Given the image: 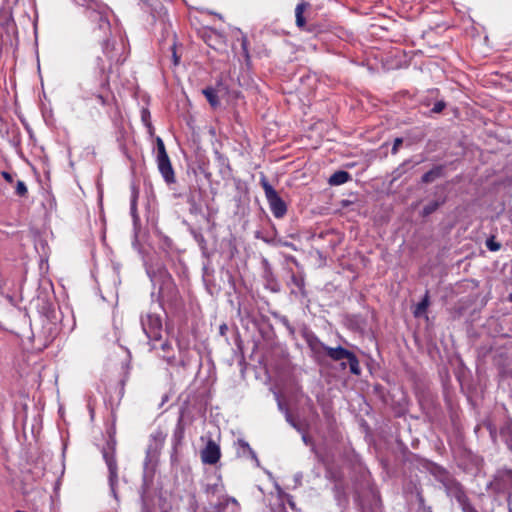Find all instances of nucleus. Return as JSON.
<instances>
[{"mask_svg": "<svg viewBox=\"0 0 512 512\" xmlns=\"http://www.w3.org/2000/svg\"><path fill=\"white\" fill-rule=\"evenodd\" d=\"M76 4L83 6L88 11L91 22L97 24L99 38H103L102 50L107 61L110 63H122L126 57L123 55V45L111 44L107 39L110 33L109 14L110 9L99 0H73Z\"/></svg>", "mask_w": 512, "mask_h": 512, "instance_id": "1", "label": "nucleus"}, {"mask_svg": "<svg viewBox=\"0 0 512 512\" xmlns=\"http://www.w3.org/2000/svg\"><path fill=\"white\" fill-rule=\"evenodd\" d=\"M96 65L97 71L94 75L85 77L80 83V88L83 92L84 100L95 98L98 104L105 106L107 104V96L105 92L109 87L107 66L104 60L100 57L97 58Z\"/></svg>", "mask_w": 512, "mask_h": 512, "instance_id": "2", "label": "nucleus"}, {"mask_svg": "<svg viewBox=\"0 0 512 512\" xmlns=\"http://www.w3.org/2000/svg\"><path fill=\"white\" fill-rule=\"evenodd\" d=\"M321 348L325 351L326 355L333 361H341L346 359L348 361L350 372L354 375H360L361 368L356 355L341 347H330L324 343H320Z\"/></svg>", "mask_w": 512, "mask_h": 512, "instance_id": "3", "label": "nucleus"}, {"mask_svg": "<svg viewBox=\"0 0 512 512\" xmlns=\"http://www.w3.org/2000/svg\"><path fill=\"white\" fill-rule=\"evenodd\" d=\"M260 184L264 190L265 197L272 214L276 218H282L287 212V206L285 202L278 195L277 191L270 185L264 175H262L260 178Z\"/></svg>", "mask_w": 512, "mask_h": 512, "instance_id": "4", "label": "nucleus"}, {"mask_svg": "<svg viewBox=\"0 0 512 512\" xmlns=\"http://www.w3.org/2000/svg\"><path fill=\"white\" fill-rule=\"evenodd\" d=\"M144 333L151 342L152 349L158 347L157 343L162 337V321L159 315L148 313L141 319Z\"/></svg>", "mask_w": 512, "mask_h": 512, "instance_id": "5", "label": "nucleus"}, {"mask_svg": "<svg viewBox=\"0 0 512 512\" xmlns=\"http://www.w3.org/2000/svg\"><path fill=\"white\" fill-rule=\"evenodd\" d=\"M102 454H103V458L106 462V465H107L108 471H109V484H110L112 493L114 494V496H116L115 485L118 482V472H117L118 468H117V463H116V459H115L114 443L108 442L107 446L103 448Z\"/></svg>", "mask_w": 512, "mask_h": 512, "instance_id": "6", "label": "nucleus"}, {"mask_svg": "<svg viewBox=\"0 0 512 512\" xmlns=\"http://www.w3.org/2000/svg\"><path fill=\"white\" fill-rule=\"evenodd\" d=\"M220 456V447L213 440H209L205 448L201 451V460L205 464H216Z\"/></svg>", "mask_w": 512, "mask_h": 512, "instance_id": "7", "label": "nucleus"}, {"mask_svg": "<svg viewBox=\"0 0 512 512\" xmlns=\"http://www.w3.org/2000/svg\"><path fill=\"white\" fill-rule=\"evenodd\" d=\"M157 166L166 183L171 184L175 182L174 170L169 157L157 159Z\"/></svg>", "mask_w": 512, "mask_h": 512, "instance_id": "8", "label": "nucleus"}, {"mask_svg": "<svg viewBox=\"0 0 512 512\" xmlns=\"http://www.w3.org/2000/svg\"><path fill=\"white\" fill-rule=\"evenodd\" d=\"M351 178L350 174L346 171L340 170L333 173L328 182L332 186H338L346 183Z\"/></svg>", "mask_w": 512, "mask_h": 512, "instance_id": "9", "label": "nucleus"}, {"mask_svg": "<svg viewBox=\"0 0 512 512\" xmlns=\"http://www.w3.org/2000/svg\"><path fill=\"white\" fill-rule=\"evenodd\" d=\"M309 4L307 2H301L299 3L295 8V17H296V24L299 28H302L305 26V18L303 16L305 10Z\"/></svg>", "mask_w": 512, "mask_h": 512, "instance_id": "10", "label": "nucleus"}, {"mask_svg": "<svg viewBox=\"0 0 512 512\" xmlns=\"http://www.w3.org/2000/svg\"><path fill=\"white\" fill-rule=\"evenodd\" d=\"M203 94L205 95L207 101L213 108H216L219 106L220 102L218 99L217 92L214 88L208 87V88L204 89Z\"/></svg>", "mask_w": 512, "mask_h": 512, "instance_id": "11", "label": "nucleus"}, {"mask_svg": "<svg viewBox=\"0 0 512 512\" xmlns=\"http://www.w3.org/2000/svg\"><path fill=\"white\" fill-rule=\"evenodd\" d=\"M156 144H157V157H156V160L157 159L168 158L169 156H168V154L166 152V148H165L164 142H163V140L160 137H157Z\"/></svg>", "mask_w": 512, "mask_h": 512, "instance_id": "12", "label": "nucleus"}, {"mask_svg": "<svg viewBox=\"0 0 512 512\" xmlns=\"http://www.w3.org/2000/svg\"><path fill=\"white\" fill-rule=\"evenodd\" d=\"M156 144H157V157H156V160L157 159L168 158L169 156H168V154L166 152V148H165L164 142H163V140L160 137H157Z\"/></svg>", "mask_w": 512, "mask_h": 512, "instance_id": "13", "label": "nucleus"}, {"mask_svg": "<svg viewBox=\"0 0 512 512\" xmlns=\"http://www.w3.org/2000/svg\"><path fill=\"white\" fill-rule=\"evenodd\" d=\"M441 204H442V202H440V201H432V202H430L429 204H427L423 208L422 215L423 216H428V215L432 214L433 212H435L439 208V206Z\"/></svg>", "mask_w": 512, "mask_h": 512, "instance_id": "14", "label": "nucleus"}, {"mask_svg": "<svg viewBox=\"0 0 512 512\" xmlns=\"http://www.w3.org/2000/svg\"><path fill=\"white\" fill-rule=\"evenodd\" d=\"M428 304H429V302H428V296L426 295V296L424 297V299H423L420 303H418V305H417V307H416V309H415V311H414V315H415L416 317H419L423 312H425V310H426V309H427V307H428Z\"/></svg>", "mask_w": 512, "mask_h": 512, "instance_id": "15", "label": "nucleus"}, {"mask_svg": "<svg viewBox=\"0 0 512 512\" xmlns=\"http://www.w3.org/2000/svg\"><path fill=\"white\" fill-rule=\"evenodd\" d=\"M15 192L18 196L24 197L26 196L28 189L24 181L18 180L16 183Z\"/></svg>", "mask_w": 512, "mask_h": 512, "instance_id": "16", "label": "nucleus"}, {"mask_svg": "<svg viewBox=\"0 0 512 512\" xmlns=\"http://www.w3.org/2000/svg\"><path fill=\"white\" fill-rule=\"evenodd\" d=\"M439 176V170L436 169V170H430L428 172H426L423 176H422V182L423 183H429V182H432L436 177Z\"/></svg>", "mask_w": 512, "mask_h": 512, "instance_id": "17", "label": "nucleus"}, {"mask_svg": "<svg viewBox=\"0 0 512 512\" xmlns=\"http://www.w3.org/2000/svg\"><path fill=\"white\" fill-rule=\"evenodd\" d=\"M486 247L492 251L496 252L501 248V244L495 241L494 236H491L486 240Z\"/></svg>", "mask_w": 512, "mask_h": 512, "instance_id": "18", "label": "nucleus"}, {"mask_svg": "<svg viewBox=\"0 0 512 512\" xmlns=\"http://www.w3.org/2000/svg\"><path fill=\"white\" fill-rule=\"evenodd\" d=\"M208 494H217L222 491V485L220 483L208 484L205 489Z\"/></svg>", "mask_w": 512, "mask_h": 512, "instance_id": "19", "label": "nucleus"}, {"mask_svg": "<svg viewBox=\"0 0 512 512\" xmlns=\"http://www.w3.org/2000/svg\"><path fill=\"white\" fill-rule=\"evenodd\" d=\"M446 104L443 101H438L434 104L432 111L434 113H440L444 108Z\"/></svg>", "mask_w": 512, "mask_h": 512, "instance_id": "20", "label": "nucleus"}, {"mask_svg": "<svg viewBox=\"0 0 512 512\" xmlns=\"http://www.w3.org/2000/svg\"><path fill=\"white\" fill-rule=\"evenodd\" d=\"M402 142H403L402 138H396L394 140L393 147H392V150H391V152L393 154H396L398 152V149H399L400 145L402 144Z\"/></svg>", "mask_w": 512, "mask_h": 512, "instance_id": "21", "label": "nucleus"}, {"mask_svg": "<svg viewBox=\"0 0 512 512\" xmlns=\"http://www.w3.org/2000/svg\"><path fill=\"white\" fill-rule=\"evenodd\" d=\"M165 360L167 361V363L171 366H175L177 365V361H176V358L174 356H164Z\"/></svg>", "mask_w": 512, "mask_h": 512, "instance_id": "22", "label": "nucleus"}, {"mask_svg": "<svg viewBox=\"0 0 512 512\" xmlns=\"http://www.w3.org/2000/svg\"><path fill=\"white\" fill-rule=\"evenodd\" d=\"M1 175L7 182L11 183L13 181V176L9 172L3 171Z\"/></svg>", "mask_w": 512, "mask_h": 512, "instance_id": "23", "label": "nucleus"}, {"mask_svg": "<svg viewBox=\"0 0 512 512\" xmlns=\"http://www.w3.org/2000/svg\"><path fill=\"white\" fill-rule=\"evenodd\" d=\"M239 445L247 450H249V452L253 453L252 449L250 448L249 444L244 441V440H239L238 441Z\"/></svg>", "mask_w": 512, "mask_h": 512, "instance_id": "24", "label": "nucleus"}, {"mask_svg": "<svg viewBox=\"0 0 512 512\" xmlns=\"http://www.w3.org/2000/svg\"><path fill=\"white\" fill-rule=\"evenodd\" d=\"M199 211H200V208L196 205V203L194 201H191L190 212L198 213Z\"/></svg>", "mask_w": 512, "mask_h": 512, "instance_id": "25", "label": "nucleus"}, {"mask_svg": "<svg viewBox=\"0 0 512 512\" xmlns=\"http://www.w3.org/2000/svg\"><path fill=\"white\" fill-rule=\"evenodd\" d=\"M463 511L464 512H476L474 510V508L468 503H463Z\"/></svg>", "mask_w": 512, "mask_h": 512, "instance_id": "26", "label": "nucleus"}, {"mask_svg": "<svg viewBox=\"0 0 512 512\" xmlns=\"http://www.w3.org/2000/svg\"><path fill=\"white\" fill-rule=\"evenodd\" d=\"M242 48L245 53V56L248 57V50H247V39L246 37L242 38Z\"/></svg>", "mask_w": 512, "mask_h": 512, "instance_id": "27", "label": "nucleus"}, {"mask_svg": "<svg viewBox=\"0 0 512 512\" xmlns=\"http://www.w3.org/2000/svg\"><path fill=\"white\" fill-rule=\"evenodd\" d=\"M159 346L165 352L171 347L170 344L166 341L161 342Z\"/></svg>", "mask_w": 512, "mask_h": 512, "instance_id": "28", "label": "nucleus"}, {"mask_svg": "<svg viewBox=\"0 0 512 512\" xmlns=\"http://www.w3.org/2000/svg\"><path fill=\"white\" fill-rule=\"evenodd\" d=\"M286 420H287V421H288V422H289V423H290L294 428L298 429V427H297L296 423L292 420V418H291L290 414H288V413H287V415H286Z\"/></svg>", "mask_w": 512, "mask_h": 512, "instance_id": "29", "label": "nucleus"}, {"mask_svg": "<svg viewBox=\"0 0 512 512\" xmlns=\"http://www.w3.org/2000/svg\"><path fill=\"white\" fill-rule=\"evenodd\" d=\"M173 61H174V65H177L179 63V58L176 55L175 51L173 52Z\"/></svg>", "mask_w": 512, "mask_h": 512, "instance_id": "30", "label": "nucleus"}, {"mask_svg": "<svg viewBox=\"0 0 512 512\" xmlns=\"http://www.w3.org/2000/svg\"><path fill=\"white\" fill-rule=\"evenodd\" d=\"M217 36L221 42H224V36L222 34H217Z\"/></svg>", "mask_w": 512, "mask_h": 512, "instance_id": "31", "label": "nucleus"}, {"mask_svg": "<svg viewBox=\"0 0 512 512\" xmlns=\"http://www.w3.org/2000/svg\"><path fill=\"white\" fill-rule=\"evenodd\" d=\"M340 365H341L342 369H346V367H347V363H345V362H342Z\"/></svg>", "mask_w": 512, "mask_h": 512, "instance_id": "32", "label": "nucleus"}, {"mask_svg": "<svg viewBox=\"0 0 512 512\" xmlns=\"http://www.w3.org/2000/svg\"><path fill=\"white\" fill-rule=\"evenodd\" d=\"M215 16H217L220 20H223V16L221 14L213 13Z\"/></svg>", "mask_w": 512, "mask_h": 512, "instance_id": "33", "label": "nucleus"}, {"mask_svg": "<svg viewBox=\"0 0 512 512\" xmlns=\"http://www.w3.org/2000/svg\"><path fill=\"white\" fill-rule=\"evenodd\" d=\"M131 210L135 211V201H133L132 204H131Z\"/></svg>", "mask_w": 512, "mask_h": 512, "instance_id": "34", "label": "nucleus"}, {"mask_svg": "<svg viewBox=\"0 0 512 512\" xmlns=\"http://www.w3.org/2000/svg\"><path fill=\"white\" fill-rule=\"evenodd\" d=\"M145 4L151 5L150 0H142Z\"/></svg>", "mask_w": 512, "mask_h": 512, "instance_id": "35", "label": "nucleus"}, {"mask_svg": "<svg viewBox=\"0 0 512 512\" xmlns=\"http://www.w3.org/2000/svg\"><path fill=\"white\" fill-rule=\"evenodd\" d=\"M180 364H181L182 366H184V365H185V363H184V361H183V360H181V361H180Z\"/></svg>", "mask_w": 512, "mask_h": 512, "instance_id": "36", "label": "nucleus"}, {"mask_svg": "<svg viewBox=\"0 0 512 512\" xmlns=\"http://www.w3.org/2000/svg\"><path fill=\"white\" fill-rule=\"evenodd\" d=\"M508 473L512 476V470H509Z\"/></svg>", "mask_w": 512, "mask_h": 512, "instance_id": "37", "label": "nucleus"}, {"mask_svg": "<svg viewBox=\"0 0 512 512\" xmlns=\"http://www.w3.org/2000/svg\"><path fill=\"white\" fill-rule=\"evenodd\" d=\"M510 299H511V301H512V295H510Z\"/></svg>", "mask_w": 512, "mask_h": 512, "instance_id": "38", "label": "nucleus"}, {"mask_svg": "<svg viewBox=\"0 0 512 512\" xmlns=\"http://www.w3.org/2000/svg\"><path fill=\"white\" fill-rule=\"evenodd\" d=\"M510 512H512V509H511V511H510Z\"/></svg>", "mask_w": 512, "mask_h": 512, "instance_id": "39", "label": "nucleus"}]
</instances>
